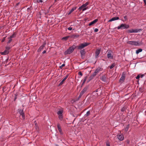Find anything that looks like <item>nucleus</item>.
<instances>
[{
    "instance_id": "obj_1",
    "label": "nucleus",
    "mask_w": 146,
    "mask_h": 146,
    "mask_svg": "<svg viewBox=\"0 0 146 146\" xmlns=\"http://www.w3.org/2000/svg\"><path fill=\"white\" fill-rule=\"evenodd\" d=\"M103 70V69L101 68L98 67L95 70L94 72L92 74L91 76L92 78L94 77L96 75L100 72L102 71Z\"/></svg>"
},
{
    "instance_id": "obj_2",
    "label": "nucleus",
    "mask_w": 146,
    "mask_h": 146,
    "mask_svg": "<svg viewBox=\"0 0 146 146\" xmlns=\"http://www.w3.org/2000/svg\"><path fill=\"white\" fill-rule=\"evenodd\" d=\"M129 27V25L125 24H122L117 27L118 29H127Z\"/></svg>"
},
{
    "instance_id": "obj_3",
    "label": "nucleus",
    "mask_w": 146,
    "mask_h": 146,
    "mask_svg": "<svg viewBox=\"0 0 146 146\" xmlns=\"http://www.w3.org/2000/svg\"><path fill=\"white\" fill-rule=\"evenodd\" d=\"M128 44L135 46H139L141 45V43L138 41H129L127 42Z\"/></svg>"
},
{
    "instance_id": "obj_4",
    "label": "nucleus",
    "mask_w": 146,
    "mask_h": 146,
    "mask_svg": "<svg viewBox=\"0 0 146 146\" xmlns=\"http://www.w3.org/2000/svg\"><path fill=\"white\" fill-rule=\"evenodd\" d=\"M141 29H129L127 31V32L129 33H136L140 32Z\"/></svg>"
},
{
    "instance_id": "obj_5",
    "label": "nucleus",
    "mask_w": 146,
    "mask_h": 146,
    "mask_svg": "<svg viewBox=\"0 0 146 146\" xmlns=\"http://www.w3.org/2000/svg\"><path fill=\"white\" fill-rule=\"evenodd\" d=\"M74 48L73 47H70L68 49L64 52V54H67L71 53L74 50Z\"/></svg>"
},
{
    "instance_id": "obj_6",
    "label": "nucleus",
    "mask_w": 146,
    "mask_h": 146,
    "mask_svg": "<svg viewBox=\"0 0 146 146\" xmlns=\"http://www.w3.org/2000/svg\"><path fill=\"white\" fill-rule=\"evenodd\" d=\"M89 43L87 42L80 44V45L78 46V49H82L84 48L85 46H86L89 45Z\"/></svg>"
},
{
    "instance_id": "obj_7",
    "label": "nucleus",
    "mask_w": 146,
    "mask_h": 146,
    "mask_svg": "<svg viewBox=\"0 0 146 146\" xmlns=\"http://www.w3.org/2000/svg\"><path fill=\"white\" fill-rule=\"evenodd\" d=\"M117 137L119 140L121 141L123 140L124 138V136L122 134L117 135Z\"/></svg>"
},
{
    "instance_id": "obj_8",
    "label": "nucleus",
    "mask_w": 146,
    "mask_h": 146,
    "mask_svg": "<svg viewBox=\"0 0 146 146\" xmlns=\"http://www.w3.org/2000/svg\"><path fill=\"white\" fill-rule=\"evenodd\" d=\"M89 3L88 2H86L85 4H83L78 8V10H81L83 8L86 7L88 5Z\"/></svg>"
},
{
    "instance_id": "obj_9",
    "label": "nucleus",
    "mask_w": 146,
    "mask_h": 146,
    "mask_svg": "<svg viewBox=\"0 0 146 146\" xmlns=\"http://www.w3.org/2000/svg\"><path fill=\"white\" fill-rule=\"evenodd\" d=\"M81 56L82 58H83L85 54V52L84 49L81 50L80 51Z\"/></svg>"
},
{
    "instance_id": "obj_10",
    "label": "nucleus",
    "mask_w": 146,
    "mask_h": 146,
    "mask_svg": "<svg viewBox=\"0 0 146 146\" xmlns=\"http://www.w3.org/2000/svg\"><path fill=\"white\" fill-rule=\"evenodd\" d=\"M19 112L21 115L22 116V118L23 119H25V117L24 113L23 110H19Z\"/></svg>"
},
{
    "instance_id": "obj_11",
    "label": "nucleus",
    "mask_w": 146,
    "mask_h": 146,
    "mask_svg": "<svg viewBox=\"0 0 146 146\" xmlns=\"http://www.w3.org/2000/svg\"><path fill=\"white\" fill-rule=\"evenodd\" d=\"M57 128L60 134L62 135L63 134V132L59 124H58L57 125Z\"/></svg>"
},
{
    "instance_id": "obj_12",
    "label": "nucleus",
    "mask_w": 146,
    "mask_h": 146,
    "mask_svg": "<svg viewBox=\"0 0 146 146\" xmlns=\"http://www.w3.org/2000/svg\"><path fill=\"white\" fill-rule=\"evenodd\" d=\"M100 49H98L96 50V51L95 52L96 54V58H97L98 57V56L100 52Z\"/></svg>"
},
{
    "instance_id": "obj_13",
    "label": "nucleus",
    "mask_w": 146,
    "mask_h": 146,
    "mask_svg": "<svg viewBox=\"0 0 146 146\" xmlns=\"http://www.w3.org/2000/svg\"><path fill=\"white\" fill-rule=\"evenodd\" d=\"M46 43H44L42 45L40 46L39 48L38 49L37 51L38 52H40L44 47Z\"/></svg>"
},
{
    "instance_id": "obj_14",
    "label": "nucleus",
    "mask_w": 146,
    "mask_h": 146,
    "mask_svg": "<svg viewBox=\"0 0 146 146\" xmlns=\"http://www.w3.org/2000/svg\"><path fill=\"white\" fill-rule=\"evenodd\" d=\"M88 89V87H86L83 89L81 92L80 93L83 95L84 93L86 92Z\"/></svg>"
},
{
    "instance_id": "obj_15",
    "label": "nucleus",
    "mask_w": 146,
    "mask_h": 146,
    "mask_svg": "<svg viewBox=\"0 0 146 146\" xmlns=\"http://www.w3.org/2000/svg\"><path fill=\"white\" fill-rule=\"evenodd\" d=\"M98 21V19H96L92 22H91L89 24V26H91L92 25H93L94 24V23H96Z\"/></svg>"
},
{
    "instance_id": "obj_16",
    "label": "nucleus",
    "mask_w": 146,
    "mask_h": 146,
    "mask_svg": "<svg viewBox=\"0 0 146 146\" xmlns=\"http://www.w3.org/2000/svg\"><path fill=\"white\" fill-rule=\"evenodd\" d=\"M100 80L104 82H105L106 81V76L105 75L102 76L100 78Z\"/></svg>"
},
{
    "instance_id": "obj_17",
    "label": "nucleus",
    "mask_w": 146,
    "mask_h": 146,
    "mask_svg": "<svg viewBox=\"0 0 146 146\" xmlns=\"http://www.w3.org/2000/svg\"><path fill=\"white\" fill-rule=\"evenodd\" d=\"M107 57L109 58L113 59V56L112 55L111 53L110 52H108L107 55Z\"/></svg>"
},
{
    "instance_id": "obj_18",
    "label": "nucleus",
    "mask_w": 146,
    "mask_h": 146,
    "mask_svg": "<svg viewBox=\"0 0 146 146\" xmlns=\"http://www.w3.org/2000/svg\"><path fill=\"white\" fill-rule=\"evenodd\" d=\"M119 19L118 17H115L112 18L109 21V22H111L113 21L117 20Z\"/></svg>"
},
{
    "instance_id": "obj_19",
    "label": "nucleus",
    "mask_w": 146,
    "mask_h": 146,
    "mask_svg": "<svg viewBox=\"0 0 146 146\" xmlns=\"http://www.w3.org/2000/svg\"><path fill=\"white\" fill-rule=\"evenodd\" d=\"M68 76V75H67L62 80L60 84V85H62L63 84L65 80Z\"/></svg>"
},
{
    "instance_id": "obj_20",
    "label": "nucleus",
    "mask_w": 146,
    "mask_h": 146,
    "mask_svg": "<svg viewBox=\"0 0 146 146\" xmlns=\"http://www.w3.org/2000/svg\"><path fill=\"white\" fill-rule=\"evenodd\" d=\"M9 52V51L6 49L4 52H1V54L4 55H7L8 54Z\"/></svg>"
},
{
    "instance_id": "obj_21",
    "label": "nucleus",
    "mask_w": 146,
    "mask_h": 146,
    "mask_svg": "<svg viewBox=\"0 0 146 146\" xmlns=\"http://www.w3.org/2000/svg\"><path fill=\"white\" fill-rule=\"evenodd\" d=\"M76 9V7H74L72 9H71V10H70V11H69V12L68 13V15L70 14L73 11H74V10H75Z\"/></svg>"
},
{
    "instance_id": "obj_22",
    "label": "nucleus",
    "mask_w": 146,
    "mask_h": 146,
    "mask_svg": "<svg viewBox=\"0 0 146 146\" xmlns=\"http://www.w3.org/2000/svg\"><path fill=\"white\" fill-rule=\"evenodd\" d=\"M125 78V77L124 74H122L121 78H120V80L123 81L124 80Z\"/></svg>"
},
{
    "instance_id": "obj_23",
    "label": "nucleus",
    "mask_w": 146,
    "mask_h": 146,
    "mask_svg": "<svg viewBox=\"0 0 146 146\" xmlns=\"http://www.w3.org/2000/svg\"><path fill=\"white\" fill-rule=\"evenodd\" d=\"M142 50L141 48H139L138 49H137L136 50V53L137 54H139V52H141Z\"/></svg>"
},
{
    "instance_id": "obj_24",
    "label": "nucleus",
    "mask_w": 146,
    "mask_h": 146,
    "mask_svg": "<svg viewBox=\"0 0 146 146\" xmlns=\"http://www.w3.org/2000/svg\"><path fill=\"white\" fill-rule=\"evenodd\" d=\"M129 125H127V126L125 128L124 130L125 132H127L128 131V129L129 128Z\"/></svg>"
},
{
    "instance_id": "obj_25",
    "label": "nucleus",
    "mask_w": 146,
    "mask_h": 146,
    "mask_svg": "<svg viewBox=\"0 0 146 146\" xmlns=\"http://www.w3.org/2000/svg\"><path fill=\"white\" fill-rule=\"evenodd\" d=\"M69 37V36H67L66 37H63L62 39V40H66Z\"/></svg>"
},
{
    "instance_id": "obj_26",
    "label": "nucleus",
    "mask_w": 146,
    "mask_h": 146,
    "mask_svg": "<svg viewBox=\"0 0 146 146\" xmlns=\"http://www.w3.org/2000/svg\"><path fill=\"white\" fill-rule=\"evenodd\" d=\"M90 114V111H88L86 114L85 115H84V117H87V116H88V115H89Z\"/></svg>"
},
{
    "instance_id": "obj_27",
    "label": "nucleus",
    "mask_w": 146,
    "mask_h": 146,
    "mask_svg": "<svg viewBox=\"0 0 146 146\" xmlns=\"http://www.w3.org/2000/svg\"><path fill=\"white\" fill-rule=\"evenodd\" d=\"M115 64L114 63L112 64L111 65L110 67V68L111 69L113 68L115 66Z\"/></svg>"
},
{
    "instance_id": "obj_28",
    "label": "nucleus",
    "mask_w": 146,
    "mask_h": 146,
    "mask_svg": "<svg viewBox=\"0 0 146 146\" xmlns=\"http://www.w3.org/2000/svg\"><path fill=\"white\" fill-rule=\"evenodd\" d=\"M15 33H13V35H11V36L10 37V38H13L15 37Z\"/></svg>"
},
{
    "instance_id": "obj_29",
    "label": "nucleus",
    "mask_w": 146,
    "mask_h": 146,
    "mask_svg": "<svg viewBox=\"0 0 146 146\" xmlns=\"http://www.w3.org/2000/svg\"><path fill=\"white\" fill-rule=\"evenodd\" d=\"M62 111H59L58 112L57 114L58 115L62 114Z\"/></svg>"
},
{
    "instance_id": "obj_30",
    "label": "nucleus",
    "mask_w": 146,
    "mask_h": 146,
    "mask_svg": "<svg viewBox=\"0 0 146 146\" xmlns=\"http://www.w3.org/2000/svg\"><path fill=\"white\" fill-rule=\"evenodd\" d=\"M59 116V118L60 120L62 119L63 118L62 114L58 115Z\"/></svg>"
},
{
    "instance_id": "obj_31",
    "label": "nucleus",
    "mask_w": 146,
    "mask_h": 146,
    "mask_svg": "<svg viewBox=\"0 0 146 146\" xmlns=\"http://www.w3.org/2000/svg\"><path fill=\"white\" fill-rule=\"evenodd\" d=\"M37 2L38 3H42L43 2V1L42 0H37Z\"/></svg>"
},
{
    "instance_id": "obj_32",
    "label": "nucleus",
    "mask_w": 146,
    "mask_h": 146,
    "mask_svg": "<svg viewBox=\"0 0 146 146\" xmlns=\"http://www.w3.org/2000/svg\"><path fill=\"white\" fill-rule=\"evenodd\" d=\"M11 48L9 46H7L6 47V49L7 50H9Z\"/></svg>"
},
{
    "instance_id": "obj_33",
    "label": "nucleus",
    "mask_w": 146,
    "mask_h": 146,
    "mask_svg": "<svg viewBox=\"0 0 146 146\" xmlns=\"http://www.w3.org/2000/svg\"><path fill=\"white\" fill-rule=\"evenodd\" d=\"M9 40H8V43L9 44L10 43L11 41H12V39L11 38H9Z\"/></svg>"
},
{
    "instance_id": "obj_34",
    "label": "nucleus",
    "mask_w": 146,
    "mask_h": 146,
    "mask_svg": "<svg viewBox=\"0 0 146 146\" xmlns=\"http://www.w3.org/2000/svg\"><path fill=\"white\" fill-rule=\"evenodd\" d=\"M79 36V35H73L72 37H78Z\"/></svg>"
},
{
    "instance_id": "obj_35",
    "label": "nucleus",
    "mask_w": 146,
    "mask_h": 146,
    "mask_svg": "<svg viewBox=\"0 0 146 146\" xmlns=\"http://www.w3.org/2000/svg\"><path fill=\"white\" fill-rule=\"evenodd\" d=\"M82 95H83L82 94L80 93V94L78 96V99H79L80 98H81Z\"/></svg>"
},
{
    "instance_id": "obj_36",
    "label": "nucleus",
    "mask_w": 146,
    "mask_h": 146,
    "mask_svg": "<svg viewBox=\"0 0 146 146\" xmlns=\"http://www.w3.org/2000/svg\"><path fill=\"white\" fill-rule=\"evenodd\" d=\"M65 66V64H62V65L60 66V68L61 69L62 67L64 66Z\"/></svg>"
},
{
    "instance_id": "obj_37",
    "label": "nucleus",
    "mask_w": 146,
    "mask_h": 146,
    "mask_svg": "<svg viewBox=\"0 0 146 146\" xmlns=\"http://www.w3.org/2000/svg\"><path fill=\"white\" fill-rule=\"evenodd\" d=\"M106 145L107 146H110L109 143L108 141L106 142Z\"/></svg>"
},
{
    "instance_id": "obj_38",
    "label": "nucleus",
    "mask_w": 146,
    "mask_h": 146,
    "mask_svg": "<svg viewBox=\"0 0 146 146\" xmlns=\"http://www.w3.org/2000/svg\"><path fill=\"white\" fill-rule=\"evenodd\" d=\"M68 30L71 31L72 30V28L71 27H70L68 28Z\"/></svg>"
},
{
    "instance_id": "obj_39",
    "label": "nucleus",
    "mask_w": 146,
    "mask_h": 146,
    "mask_svg": "<svg viewBox=\"0 0 146 146\" xmlns=\"http://www.w3.org/2000/svg\"><path fill=\"white\" fill-rule=\"evenodd\" d=\"M86 80V78L85 77L83 81V84H84Z\"/></svg>"
},
{
    "instance_id": "obj_40",
    "label": "nucleus",
    "mask_w": 146,
    "mask_h": 146,
    "mask_svg": "<svg viewBox=\"0 0 146 146\" xmlns=\"http://www.w3.org/2000/svg\"><path fill=\"white\" fill-rule=\"evenodd\" d=\"M124 18L125 19V21L127 20V16H125L124 17Z\"/></svg>"
},
{
    "instance_id": "obj_41",
    "label": "nucleus",
    "mask_w": 146,
    "mask_h": 146,
    "mask_svg": "<svg viewBox=\"0 0 146 146\" xmlns=\"http://www.w3.org/2000/svg\"><path fill=\"white\" fill-rule=\"evenodd\" d=\"M140 77V76L139 75H138L136 77V78L137 79H139Z\"/></svg>"
},
{
    "instance_id": "obj_42",
    "label": "nucleus",
    "mask_w": 146,
    "mask_h": 146,
    "mask_svg": "<svg viewBox=\"0 0 146 146\" xmlns=\"http://www.w3.org/2000/svg\"><path fill=\"white\" fill-rule=\"evenodd\" d=\"M78 74L81 76H82V74L81 72H78Z\"/></svg>"
},
{
    "instance_id": "obj_43",
    "label": "nucleus",
    "mask_w": 146,
    "mask_h": 146,
    "mask_svg": "<svg viewBox=\"0 0 146 146\" xmlns=\"http://www.w3.org/2000/svg\"><path fill=\"white\" fill-rule=\"evenodd\" d=\"M98 31V29L97 28H96L94 29V31L95 32H97Z\"/></svg>"
},
{
    "instance_id": "obj_44",
    "label": "nucleus",
    "mask_w": 146,
    "mask_h": 146,
    "mask_svg": "<svg viewBox=\"0 0 146 146\" xmlns=\"http://www.w3.org/2000/svg\"><path fill=\"white\" fill-rule=\"evenodd\" d=\"M84 8L82 9V11H85L87 9V8L86 7L83 8Z\"/></svg>"
},
{
    "instance_id": "obj_45",
    "label": "nucleus",
    "mask_w": 146,
    "mask_h": 146,
    "mask_svg": "<svg viewBox=\"0 0 146 146\" xmlns=\"http://www.w3.org/2000/svg\"><path fill=\"white\" fill-rule=\"evenodd\" d=\"M125 110V108H123L121 109V111H124Z\"/></svg>"
},
{
    "instance_id": "obj_46",
    "label": "nucleus",
    "mask_w": 146,
    "mask_h": 146,
    "mask_svg": "<svg viewBox=\"0 0 146 146\" xmlns=\"http://www.w3.org/2000/svg\"><path fill=\"white\" fill-rule=\"evenodd\" d=\"M46 51L45 50H44V51L43 52H42V53L43 54H44L45 53H46Z\"/></svg>"
},
{
    "instance_id": "obj_47",
    "label": "nucleus",
    "mask_w": 146,
    "mask_h": 146,
    "mask_svg": "<svg viewBox=\"0 0 146 146\" xmlns=\"http://www.w3.org/2000/svg\"><path fill=\"white\" fill-rule=\"evenodd\" d=\"M127 143L128 144L129 143V141L128 140H127Z\"/></svg>"
},
{
    "instance_id": "obj_48",
    "label": "nucleus",
    "mask_w": 146,
    "mask_h": 146,
    "mask_svg": "<svg viewBox=\"0 0 146 146\" xmlns=\"http://www.w3.org/2000/svg\"><path fill=\"white\" fill-rule=\"evenodd\" d=\"M143 77V75H141V78H142Z\"/></svg>"
},
{
    "instance_id": "obj_49",
    "label": "nucleus",
    "mask_w": 146,
    "mask_h": 146,
    "mask_svg": "<svg viewBox=\"0 0 146 146\" xmlns=\"http://www.w3.org/2000/svg\"><path fill=\"white\" fill-rule=\"evenodd\" d=\"M143 0L144 1V2H145V0Z\"/></svg>"
},
{
    "instance_id": "obj_50",
    "label": "nucleus",
    "mask_w": 146,
    "mask_h": 146,
    "mask_svg": "<svg viewBox=\"0 0 146 146\" xmlns=\"http://www.w3.org/2000/svg\"><path fill=\"white\" fill-rule=\"evenodd\" d=\"M4 41V40H2V42H3V41Z\"/></svg>"
},
{
    "instance_id": "obj_51",
    "label": "nucleus",
    "mask_w": 146,
    "mask_h": 146,
    "mask_svg": "<svg viewBox=\"0 0 146 146\" xmlns=\"http://www.w3.org/2000/svg\"><path fill=\"white\" fill-rule=\"evenodd\" d=\"M56 146H58V145H57Z\"/></svg>"
}]
</instances>
